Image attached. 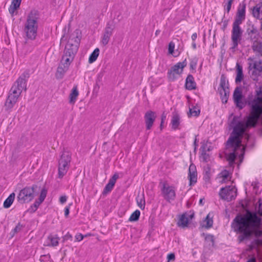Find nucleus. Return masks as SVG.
Returning <instances> with one entry per match:
<instances>
[{
	"label": "nucleus",
	"mask_w": 262,
	"mask_h": 262,
	"mask_svg": "<svg viewBox=\"0 0 262 262\" xmlns=\"http://www.w3.org/2000/svg\"><path fill=\"white\" fill-rule=\"evenodd\" d=\"M255 92L254 98L249 102L251 112L246 121H238V118L234 117L231 123L233 130L227 143V150L229 152L227 157L231 166H232L237 157L240 163L242 162L245 147L241 143L242 136L247 128L256 125L262 114V86L257 89Z\"/></svg>",
	"instance_id": "1"
},
{
	"label": "nucleus",
	"mask_w": 262,
	"mask_h": 262,
	"mask_svg": "<svg viewBox=\"0 0 262 262\" xmlns=\"http://www.w3.org/2000/svg\"><path fill=\"white\" fill-rule=\"evenodd\" d=\"M262 225L261 219L255 213L247 211L244 215H237L233 220L232 228L234 231L239 233L237 237L239 243L248 239L253 233L256 239L251 243V249L262 246V229H257Z\"/></svg>",
	"instance_id": "2"
},
{
	"label": "nucleus",
	"mask_w": 262,
	"mask_h": 262,
	"mask_svg": "<svg viewBox=\"0 0 262 262\" xmlns=\"http://www.w3.org/2000/svg\"><path fill=\"white\" fill-rule=\"evenodd\" d=\"M39 19L40 15L37 10H32L27 14L23 28L26 39L30 40L36 39L38 34Z\"/></svg>",
	"instance_id": "3"
},
{
	"label": "nucleus",
	"mask_w": 262,
	"mask_h": 262,
	"mask_svg": "<svg viewBox=\"0 0 262 262\" xmlns=\"http://www.w3.org/2000/svg\"><path fill=\"white\" fill-rule=\"evenodd\" d=\"M82 38L80 30H76L71 35L66 45L63 54L74 57L77 53Z\"/></svg>",
	"instance_id": "4"
},
{
	"label": "nucleus",
	"mask_w": 262,
	"mask_h": 262,
	"mask_svg": "<svg viewBox=\"0 0 262 262\" xmlns=\"http://www.w3.org/2000/svg\"><path fill=\"white\" fill-rule=\"evenodd\" d=\"M36 185L26 186L20 190L17 196V201L21 204L31 202L35 197V188Z\"/></svg>",
	"instance_id": "5"
},
{
	"label": "nucleus",
	"mask_w": 262,
	"mask_h": 262,
	"mask_svg": "<svg viewBox=\"0 0 262 262\" xmlns=\"http://www.w3.org/2000/svg\"><path fill=\"white\" fill-rule=\"evenodd\" d=\"M25 78L26 75L25 74L20 76L14 83L8 93H11L13 95L20 97L23 90H26L27 84Z\"/></svg>",
	"instance_id": "6"
},
{
	"label": "nucleus",
	"mask_w": 262,
	"mask_h": 262,
	"mask_svg": "<svg viewBox=\"0 0 262 262\" xmlns=\"http://www.w3.org/2000/svg\"><path fill=\"white\" fill-rule=\"evenodd\" d=\"M74 58L71 56H69L67 55L63 54L56 73V77L58 79H61L63 77L65 73L69 69L71 63L73 60Z\"/></svg>",
	"instance_id": "7"
},
{
	"label": "nucleus",
	"mask_w": 262,
	"mask_h": 262,
	"mask_svg": "<svg viewBox=\"0 0 262 262\" xmlns=\"http://www.w3.org/2000/svg\"><path fill=\"white\" fill-rule=\"evenodd\" d=\"M71 161V156L68 152H63L59 160L58 175L62 178L67 172Z\"/></svg>",
	"instance_id": "8"
},
{
	"label": "nucleus",
	"mask_w": 262,
	"mask_h": 262,
	"mask_svg": "<svg viewBox=\"0 0 262 262\" xmlns=\"http://www.w3.org/2000/svg\"><path fill=\"white\" fill-rule=\"evenodd\" d=\"M239 25L236 24H233L232 25L231 36L232 41L231 49L232 50H235L237 48L242 38L243 31Z\"/></svg>",
	"instance_id": "9"
},
{
	"label": "nucleus",
	"mask_w": 262,
	"mask_h": 262,
	"mask_svg": "<svg viewBox=\"0 0 262 262\" xmlns=\"http://www.w3.org/2000/svg\"><path fill=\"white\" fill-rule=\"evenodd\" d=\"M162 186L161 192L164 199L169 202L173 201L176 196V187L166 182L162 183Z\"/></svg>",
	"instance_id": "10"
},
{
	"label": "nucleus",
	"mask_w": 262,
	"mask_h": 262,
	"mask_svg": "<svg viewBox=\"0 0 262 262\" xmlns=\"http://www.w3.org/2000/svg\"><path fill=\"white\" fill-rule=\"evenodd\" d=\"M187 66V61L185 59L182 62H179L173 66L168 71L167 73V77L169 80L173 81L177 78V75H181L183 69Z\"/></svg>",
	"instance_id": "11"
},
{
	"label": "nucleus",
	"mask_w": 262,
	"mask_h": 262,
	"mask_svg": "<svg viewBox=\"0 0 262 262\" xmlns=\"http://www.w3.org/2000/svg\"><path fill=\"white\" fill-rule=\"evenodd\" d=\"M220 198L224 200L230 201L236 196V189L233 186L222 188L220 191Z\"/></svg>",
	"instance_id": "12"
},
{
	"label": "nucleus",
	"mask_w": 262,
	"mask_h": 262,
	"mask_svg": "<svg viewBox=\"0 0 262 262\" xmlns=\"http://www.w3.org/2000/svg\"><path fill=\"white\" fill-rule=\"evenodd\" d=\"M246 5L244 2L239 4L236 14L234 21L233 24L241 25L246 18Z\"/></svg>",
	"instance_id": "13"
},
{
	"label": "nucleus",
	"mask_w": 262,
	"mask_h": 262,
	"mask_svg": "<svg viewBox=\"0 0 262 262\" xmlns=\"http://www.w3.org/2000/svg\"><path fill=\"white\" fill-rule=\"evenodd\" d=\"M228 83L226 78L222 76L220 81V93L222 96V100L223 102H227V96L229 93V90L228 86Z\"/></svg>",
	"instance_id": "14"
},
{
	"label": "nucleus",
	"mask_w": 262,
	"mask_h": 262,
	"mask_svg": "<svg viewBox=\"0 0 262 262\" xmlns=\"http://www.w3.org/2000/svg\"><path fill=\"white\" fill-rule=\"evenodd\" d=\"M19 97L13 95L11 93H8L5 103V110L7 112H11L17 102Z\"/></svg>",
	"instance_id": "15"
},
{
	"label": "nucleus",
	"mask_w": 262,
	"mask_h": 262,
	"mask_svg": "<svg viewBox=\"0 0 262 262\" xmlns=\"http://www.w3.org/2000/svg\"><path fill=\"white\" fill-rule=\"evenodd\" d=\"M156 118V113L148 111L146 112L144 115V120L146 129L149 130L151 128Z\"/></svg>",
	"instance_id": "16"
},
{
	"label": "nucleus",
	"mask_w": 262,
	"mask_h": 262,
	"mask_svg": "<svg viewBox=\"0 0 262 262\" xmlns=\"http://www.w3.org/2000/svg\"><path fill=\"white\" fill-rule=\"evenodd\" d=\"M233 99L237 107L242 109L244 106V103L242 102V93L239 88H236L233 93Z\"/></svg>",
	"instance_id": "17"
},
{
	"label": "nucleus",
	"mask_w": 262,
	"mask_h": 262,
	"mask_svg": "<svg viewBox=\"0 0 262 262\" xmlns=\"http://www.w3.org/2000/svg\"><path fill=\"white\" fill-rule=\"evenodd\" d=\"M113 30L114 28L112 25L110 23H107L101 40V42L104 46L106 45L108 43Z\"/></svg>",
	"instance_id": "18"
},
{
	"label": "nucleus",
	"mask_w": 262,
	"mask_h": 262,
	"mask_svg": "<svg viewBox=\"0 0 262 262\" xmlns=\"http://www.w3.org/2000/svg\"><path fill=\"white\" fill-rule=\"evenodd\" d=\"M188 178L190 185L195 184L197 181V173L195 167L193 165H190L189 166Z\"/></svg>",
	"instance_id": "19"
},
{
	"label": "nucleus",
	"mask_w": 262,
	"mask_h": 262,
	"mask_svg": "<svg viewBox=\"0 0 262 262\" xmlns=\"http://www.w3.org/2000/svg\"><path fill=\"white\" fill-rule=\"evenodd\" d=\"M22 0H12L9 8V12L12 16L17 14L16 11L20 7Z\"/></svg>",
	"instance_id": "20"
},
{
	"label": "nucleus",
	"mask_w": 262,
	"mask_h": 262,
	"mask_svg": "<svg viewBox=\"0 0 262 262\" xmlns=\"http://www.w3.org/2000/svg\"><path fill=\"white\" fill-rule=\"evenodd\" d=\"M252 10V15L254 18L262 19V3L256 5Z\"/></svg>",
	"instance_id": "21"
},
{
	"label": "nucleus",
	"mask_w": 262,
	"mask_h": 262,
	"mask_svg": "<svg viewBox=\"0 0 262 262\" xmlns=\"http://www.w3.org/2000/svg\"><path fill=\"white\" fill-rule=\"evenodd\" d=\"M59 238L57 235H49L47 238V246H57L59 244Z\"/></svg>",
	"instance_id": "22"
},
{
	"label": "nucleus",
	"mask_w": 262,
	"mask_h": 262,
	"mask_svg": "<svg viewBox=\"0 0 262 262\" xmlns=\"http://www.w3.org/2000/svg\"><path fill=\"white\" fill-rule=\"evenodd\" d=\"M231 172H229L227 170L225 169L223 170L219 174V177L222 179L221 182L222 183H226L230 181L231 179Z\"/></svg>",
	"instance_id": "23"
},
{
	"label": "nucleus",
	"mask_w": 262,
	"mask_h": 262,
	"mask_svg": "<svg viewBox=\"0 0 262 262\" xmlns=\"http://www.w3.org/2000/svg\"><path fill=\"white\" fill-rule=\"evenodd\" d=\"M79 95V92L77 90V86H74L69 95V103L72 104H74L78 96Z\"/></svg>",
	"instance_id": "24"
},
{
	"label": "nucleus",
	"mask_w": 262,
	"mask_h": 262,
	"mask_svg": "<svg viewBox=\"0 0 262 262\" xmlns=\"http://www.w3.org/2000/svg\"><path fill=\"white\" fill-rule=\"evenodd\" d=\"M252 49L254 52L262 56V41H254L252 43Z\"/></svg>",
	"instance_id": "25"
},
{
	"label": "nucleus",
	"mask_w": 262,
	"mask_h": 262,
	"mask_svg": "<svg viewBox=\"0 0 262 262\" xmlns=\"http://www.w3.org/2000/svg\"><path fill=\"white\" fill-rule=\"evenodd\" d=\"M186 88L189 90H194L196 88V83L193 80V77L189 75L187 76L186 80Z\"/></svg>",
	"instance_id": "26"
},
{
	"label": "nucleus",
	"mask_w": 262,
	"mask_h": 262,
	"mask_svg": "<svg viewBox=\"0 0 262 262\" xmlns=\"http://www.w3.org/2000/svg\"><path fill=\"white\" fill-rule=\"evenodd\" d=\"M248 35L249 36L250 39L252 42V43L254 41H258L260 37L259 34L256 29H252L248 32Z\"/></svg>",
	"instance_id": "27"
},
{
	"label": "nucleus",
	"mask_w": 262,
	"mask_h": 262,
	"mask_svg": "<svg viewBox=\"0 0 262 262\" xmlns=\"http://www.w3.org/2000/svg\"><path fill=\"white\" fill-rule=\"evenodd\" d=\"M189 222V219L187 215L185 213L183 214L180 217L178 222V225L181 227H186L187 226Z\"/></svg>",
	"instance_id": "28"
},
{
	"label": "nucleus",
	"mask_w": 262,
	"mask_h": 262,
	"mask_svg": "<svg viewBox=\"0 0 262 262\" xmlns=\"http://www.w3.org/2000/svg\"><path fill=\"white\" fill-rule=\"evenodd\" d=\"M243 68L239 63H236V77L235 82L239 83L242 81L243 79Z\"/></svg>",
	"instance_id": "29"
},
{
	"label": "nucleus",
	"mask_w": 262,
	"mask_h": 262,
	"mask_svg": "<svg viewBox=\"0 0 262 262\" xmlns=\"http://www.w3.org/2000/svg\"><path fill=\"white\" fill-rule=\"evenodd\" d=\"M15 198V194L14 192L11 193L9 196L5 200L4 202L3 206L5 208H9L12 204Z\"/></svg>",
	"instance_id": "30"
},
{
	"label": "nucleus",
	"mask_w": 262,
	"mask_h": 262,
	"mask_svg": "<svg viewBox=\"0 0 262 262\" xmlns=\"http://www.w3.org/2000/svg\"><path fill=\"white\" fill-rule=\"evenodd\" d=\"M213 213H209L204 221V226L207 228H210L213 225Z\"/></svg>",
	"instance_id": "31"
},
{
	"label": "nucleus",
	"mask_w": 262,
	"mask_h": 262,
	"mask_svg": "<svg viewBox=\"0 0 262 262\" xmlns=\"http://www.w3.org/2000/svg\"><path fill=\"white\" fill-rule=\"evenodd\" d=\"M171 123L173 129L176 130L178 128L180 124V117L178 115L174 114L173 115Z\"/></svg>",
	"instance_id": "32"
},
{
	"label": "nucleus",
	"mask_w": 262,
	"mask_h": 262,
	"mask_svg": "<svg viewBox=\"0 0 262 262\" xmlns=\"http://www.w3.org/2000/svg\"><path fill=\"white\" fill-rule=\"evenodd\" d=\"M100 50L98 48H96L94 51L91 53L90 55L89 58V62L90 63H92L94 62H95L99 55Z\"/></svg>",
	"instance_id": "33"
},
{
	"label": "nucleus",
	"mask_w": 262,
	"mask_h": 262,
	"mask_svg": "<svg viewBox=\"0 0 262 262\" xmlns=\"http://www.w3.org/2000/svg\"><path fill=\"white\" fill-rule=\"evenodd\" d=\"M249 67L258 71H262V62L261 61H255L253 63H250Z\"/></svg>",
	"instance_id": "34"
},
{
	"label": "nucleus",
	"mask_w": 262,
	"mask_h": 262,
	"mask_svg": "<svg viewBox=\"0 0 262 262\" xmlns=\"http://www.w3.org/2000/svg\"><path fill=\"white\" fill-rule=\"evenodd\" d=\"M140 215V212L138 210L135 211L130 216L129 221L130 222H135L138 220Z\"/></svg>",
	"instance_id": "35"
},
{
	"label": "nucleus",
	"mask_w": 262,
	"mask_h": 262,
	"mask_svg": "<svg viewBox=\"0 0 262 262\" xmlns=\"http://www.w3.org/2000/svg\"><path fill=\"white\" fill-rule=\"evenodd\" d=\"M137 202L138 206L141 209H144L145 206V201L144 198V196H142L141 197H138L137 199Z\"/></svg>",
	"instance_id": "36"
},
{
	"label": "nucleus",
	"mask_w": 262,
	"mask_h": 262,
	"mask_svg": "<svg viewBox=\"0 0 262 262\" xmlns=\"http://www.w3.org/2000/svg\"><path fill=\"white\" fill-rule=\"evenodd\" d=\"M256 214L257 213L260 216H262V199H259L258 202V206L255 207Z\"/></svg>",
	"instance_id": "37"
},
{
	"label": "nucleus",
	"mask_w": 262,
	"mask_h": 262,
	"mask_svg": "<svg viewBox=\"0 0 262 262\" xmlns=\"http://www.w3.org/2000/svg\"><path fill=\"white\" fill-rule=\"evenodd\" d=\"M200 113V111L195 106L189 108V114L193 116H198Z\"/></svg>",
	"instance_id": "38"
},
{
	"label": "nucleus",
	"mask_w": 262,
	"mask_h": 262,
	"mask_svg": "<svg viewBox=\"0 0 262 262\" xmlns=\"http://www.w3.org/2000/svg\"><path fill=\"white\" fill-rule=\"evenodd\" d=\"M119 178V175L117 173H115L112 177L109 180L108 184L114 186L117 180Z\"/></svg>",
	"instance_id": "39"
},
{
	"label": "nucleus",
	"mask_w": 262,
	"mask_h": 262,
	"mask_svg": "<svg viewBox=\"0 0 262 262\" xmlns=\"http://www.w3.org/2000/svg\"><path fill=\"white\" fill-rule=\"evenodd\" d=\"M46 195L47 191L44 189H42L40 192L39 199L38 200H37V201L39 202V203H41L45 200L46 197Z\"/></svg>",
	"instance_id": "40"
},
{
	"label": "nucleus",
	"mask_w": 262,
	"mask_h": 262,
	"mask_svg": "<svg viewBox=\"0 0 262 262\" xmlns=\"http://www.w3.org/2000/svg\"><path fill=\"white\" fill-rule=\"evenodd\" d=\"M39 260L41 262H51L50 255L49 254L42 255L40 256Z\"/></svg>",
	"instance_id": "41"
},
{
	"label": "nucleus",
	"mask_w": 262,
	"mask_h": 262,
	"mask_svg": "<svg viewBox=\"0 0 262 262\" xmlns=\"http://www.w3.org/2000/svg\"><path fill=\"white\" fill-rule=\"evenodd\" d=\"M113 187H114V186H113L112 185H111L107 183L103 189V194H107L108 193H109L110 192H111L112 191Z\"/></svg>",
	"instance_id": "42"
},
{
	"label": "nucleus",
	"mask_w": 262,
	"mask_h": 262,
	"mask_svg": "<svg viewBox=\"0 0 262 262\" xmlns=\"http://www.w3.org/2000/svg\"><path fill=\"white\" fill-rule=\"evenodd\" d=\"M233 1L234 0H228V3L224 6V9L228 13L231 10V5Z\"/></svg>",
	"instance_id": "43"
},
{
	"label": "nucleus",
	"mask_w": 262,
	"mask_h": 262,
	"mask_svg": "<svg viewBox=\"0 0 262 262\" xmlns=\"http://www.w3.org/2000/svg\"><path fill=\"white\" fill-rule=\"evenodd\" d=\"M23 48L24 50L26 51V53H28L31 52L33 50L34 47L33 46L29 47L28 43L27 42H26L24 45Z\"/></svg>",
	"instance_id": "44"
},
{
	"label": "nucleus",
	"mask_w": 262,
	"mask_h": 262,
	"mask_svg": "<svg viewBox=\"0 0 262 262\" xmlns=\"http://www.w3.org/2000/svg\"><path fill=\"white\" fill-rule=\"evenodd\" d=\"M175 47L174 43L171 41L168 45V52L169 54H173Z\"/></svg>",
	"instance_id": "45"
},
{
	"label": "nucleus",
	"mask_w": 262,
	"mask_h": 262,
	"mask_svg": "<svg viewBox=\"0 0 262 262\" xmlns=\"http://www.w3.org/2000/svg\"><path fill=\"white\" fill-rule=\"evenodd\" d=\"M167 262H170V261H174L175 259V255L174 253H170L168 254L167 257Z\"/></svg>",
	"instance_id": "46"
},
{
	"label": "nucleus",
	"mask_w": 262,
	"mask_h": 262,
	"mask_svg": "<svg viewBox=\"0 0 262 262\" xmlns=\"http://www.w3.org/2000/svg\"><path fill=\"white\" fill-rule=\"evenodd\" d=\"M67 200V197L66 195H62L59 198L60 203L62 204L66 203Z\"/></svg>",
	"instance_id": "47"
},
{
	"label": "nucleus",
	"mask_w": 262,
	"mask_h": 262,
	"mask_svg": "<svg viewBox=\"0 0 262 262\" xmlns=\"http://www.w3.org/2000/svg\"><path fill=\"white\" fill-rule=\"evenodd\" d=\"M21 228H22V225H21L20 223H18L16 226V227H15V228L13 230H14V232H17L21 229Z\"/></svg>",
	"instance_id": "48"
},
{
	"label": "nucleus",
	"mask_w": 262,
	"mask_h": 262,
	"mask_svg": "<svg viewBox=\"0 0 262 262\" xmlns=\"http://www.w3.org/2000/svg\"><path fill=\"white\" fill-rule=\"evenodd\" d=\"M70 213V206H67L64 208V215L67 217Z\"/></svg>",
	"instance_id": "49"
},
{
	"label": "nucleus",
	"mask_w": 262,
	"mask_h": 262,
	"mask_svg": "<svg viewBox=\"0 0 262 262\" xmlns=\"http://www.w3.org/2000/svg\"><path fill=\"white\" fill-rule=\"evenodd\" d=\"M75 240L77 242L82 241V234L79 233L75 235Z\"/></svg>",
	"instance_id": "50"
},
{
	"label": "nucleus",
	"mask_w": 262,
	"mask_h": 262,
	"mask_svg": "<svg viewBox=\"0 0 262 262\" xmlns=\"http://www.w3.org/2000/svg\"><path fill=\"white\" fill-rule=\"evenodd\" d=\"M165 119H166V115L164 113H163L162 115V116H161V124H160L161 127H162Z\"/></svg>",
	"instance_id": "51"
},
{
	"label": "nucleus",
	"mask_w": 262,
	"mask_h": 262,
	"mask_svg": "<svg viewBox=\"0 0 262 262\" xmlns=\"http://www.w3.org/2000/svg\"><path fill=\"white\" fill-rule=\"evenodd\" d=\"M41 203H39V202L36 201L35 203L33 204V207L35 208V209H37L38 206Z\"/></svg>",
	"instance_id": "52"
},
{
	"label": "nucleus",
	"mask_w": 262,
	"mask_h": 262,
	"mask_svg": "<svg viewBox=\"0 0 262 262\" xmlns=\"http://www.w3.org/2000/svg\"><path fill=\"white\" fill-rule=\"evenodd\" d=\"M72 235L69 233L67 234L63 237L64 240H68L70 238H72Z\"/></svg>",
	"instance_id": "53"
},
{
	"label": "nucleus",
	"mask_w": 262,
	"mask_h": 262,
	"mask_svg": "<svg viewBox=\"0 0 262 262\" xmlns=\"http://www.w3.org/2000/svg\"><path fill=\"white\" fill-rule=\"evenodd\" d=\"M37 209H35V208L33 207V205L30 207V208L28 209V211L30 213L34 212Z\"/></svg>",
	"instance_id": "54"
},
{
	"label": "nucleus",
	"mask_w": 262,
	"mask_h": 262,
	"mask_svg": "<svg viewBox=\"0 0 262 262\" xmlns=\"http://www.w3.org/2000/svg\"><path fill=\"white\" fill-rule=\"evenodd\" d=\"M197 38V34L196 33H193L191 36V39L192 40H195Z\"/></svg>",
	"instance_id": "55"
},
{
	"label": "nucleus",
	"mask_w": 262,
	"mask_h": 262,
	"mask_svg": "<svg viewBox=\"0 0 262 262\" xmlns=\"http://www.w3.org/2000/svg\"><path fill=\"white\" fill-rule=\"evenodd\" d=\"M247 262H256V258L253 257L249 259Z\"/></svg>",
	"instance_id": "56"
},
{
	"label": "nucleus",
	"mask_w": 262,
	"mask_h": 262,
	"mask_svg": "<svg viewBox=\"0 0 262 262\" xmlns=\"http://www.w3.org/2000/svg\"><path fill=\"white\" fill-rule=\"evenodd\" d=\"M67 37L65 36V35H63L61 38V42H63L64 41H66Z\"/></svg>",
	"instance_id": "57"
},
{
	"label": "nucleus",
	"mask_w": 262,
	"mask_h": 262,
	"mask_svg": "<svg viewBox=\"0 0 262 262\" xmlns=\"http://www.w3.org/2000/svg\"><path fill=\"white\" fill-rule=\"evenodd\" d=\"M196 63H195V62H194V63H191V64H190V67H191V68L192 69H194V68H195V67H196Z\"/></svg>",
	"instance_id": "58"
},
{
	"label": "nucleus",
	"mask_w": 262,
	"mask_h": 262,
	"mask_svg": "<svg viewBox=\"0 0 262 262\" xmlns=\"http://www.w3.org/2000/svg\"><path fill=\"white\" fill-rule=\"evenodd\" d=\"M199 204H201V205H203L204 204V203H203V199H201L200 200V201H199Z\"/></svg>",
	"instance_id": "59"
},
{
	"label": "nucleus",
	"mask_w": 262,
	"mask_h": 262,
	"mask_svg": "<svg viewBox=\"0 0 262 262\" xmlns=\"http://www.w3.org/2000/svg\"><path fill=\"white\" fill-rule=\"evenodd\" d=\"M209 238H210L211 239V241H213V237L212 236H209Z\"/></svg>",
	"instance_id": "60"
},
{
	"label": "nucleus",
	"mask_w": 262,
	"mask_h": 262,
	"mask_svg": "<svg viewBox=\"0 0 262 262\" xmlns=\"http://www.w3.org/2000/svg\"><path fill=\"white\" fill-rule=\"evenodd\" d=\"M193 48H196V45H195V44H194V45H193Z\"/></svg>",
	"instance_id": "61"
},
{
	"label": "nucleus",
	"mask_w": 262,
	"mask_h": 262,
	"mask_svg": "<svg viewBox=\"0 0 262 262\" xmlns=\"http://www.w3.org/2000/svg\"><path fill=\"white\" fill-rule=\"evenodd\" d=\"M248 60H251V58H249L248 59Z\"/></svg>",
	"instance_id": "62"
},
{
	"label": "nucleus",
	"mask_w": 262,
	"mask_h": 262,
	"mask_svg": "<svg viewBox=\"0 0 262 262\" xmlns=\"http://www.w3.org/2000/svg\"><path fill=\"white\" fill-rule=\"evenodd\" d=\"M260 132L262 134V129L260 130Z\"/></svg>",
	"instance_id": "63"
}]
</instances>
